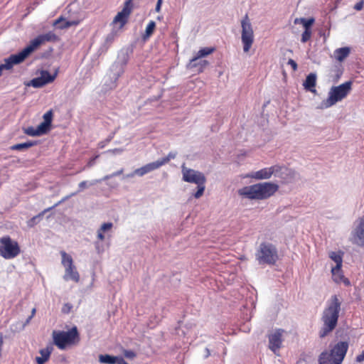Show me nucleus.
<instances>
[{"mask_svg":"<svg viewBox=\"0 0 364 364\" xmlns=\"http://www.w3.org/2000/svg\"><path fill=\"white\" fill-rule=\"evenodd\" d=\"M351 89V81H347L338 86L333 87L329 92V96L325 102L326 107H331L336 102L341 101L347 97Z\"/></svg>","mask_w":364,"mask_h":364,"instance_id":"6","label":"nucleus"},{"mask_svg":"<svg viewBox=\"0 0 364 364\" xmlns=\"http://www.w3.org/2000/svg\"><path fill=\"white\" fill-rule=\"evenodd\" d=\"M311 30H304V31L303 32L302 35H301V42L302 43H306L309 40H310L311 37Z\"/></svg>","mask_w":364,"mask_h":364,"instance_id":"37","label":"nucleus"},{"mask_svg":"<svg viewBox=\"0 0 364 364\" xmlns=\"http://www.w3.org/2000/svg\"><path fill=\"white\" fill-rule=\"evenodd\" d=\"M291 174H292V176L290 178L289 176H287L285 173H281L280 172H279L277 173V175L276 176H278L279 178H281L282 180H283V183H288L289 181H291L293 178H294V171L291 169H289Z\"/></svg>","mask_w":364,"mask_h":364,"instance_id":"36","label":"nucleus"},{"mask_svg":"<svg viewBox=\"0 0 364 364\" xmlns=\"http://www.w3.org/2000/svg\"><path fill=\"white\" fill-rule=\"evenodd\" d=\"M341 302L337 295H333L326 303L321 320L323 325L319 331V337L323 338L336 327L341 311Z\"/></svg>","mask_w":364,"mask_h":364,"instance_id":"1","label":"nucleus"},{"mask_svg":"<svg viewBox=\"0 0 364 364\" xmlns=\"http://www.w3.org/2000/svg\"><path fill=\"white\" fill-rule=\"evenodd\" d=\"M99 182H100V181L95 180V181H93L90 182L88 183V182L87 181H83L80 182L79 183V185H78L79 191H82V190H84L86 188H87L88 185L89 186H94V185H95L96 183H97Z\"/></svg>","mask_w":364,"mask_h":364,"instance_id":"33","label":"nucleus"},{"mask_svg":"<svg viewBox=\"0 0 364 364\" xmlns=\"http://www.w3.org/2000/svg\"><path fill=\"white\" fill-rule=\"evenodd\" d=\"M99 362L104 364H129L122 356H113L109 354L100 355Z\"/></svg>","mask_w":364,"mask_h":364,"instance_id":"19","label":"nucleus"},{"mask_svg":"<svg viewBox=\"0 0 364 364\" xmlns=\"http://www.w3.org/2000/svg\"><path fill=\"white\" fill-rule=\"evenodd\" d=\"M352 241L354 244L364 247V218L358 219V224L352 232Z\"/></svg>","mask_w":364,"mask_h":364,"instance_id":"16","label":"nucleus"},{"mask_svg":"<svg viewBox=\"0 0 364 364\" xmlns=\"http://www.w3.org/2000/svg\"><path fill=\"white\" fill-rule=\"evenodd\" d=\"M196 63L198 64V66L196 68H197L199 73L203 72L209 64L208 61L206 60H200L199 61L198 60Z\"/></svg>","mask_w":364,"mask_h":364,"instance_id":"34","label":"nucleus"},{"mask_svg":"<svg viewBox=\"0 0 364 364\" xmlns=\"http://www.w3.org/2000/svg\"><path fill=\"white\" fill-rule=\"evenodd\" d=\"M364 0H360L357 2L354 6V9L356 11H361L363 9Z\"/></svg>","mask_w":364,"mask_h":364,"instance_id":"41","label":"nucleus"},{"mask_svg":"<svg viewBox=\"0 0 364 364\" xmlns=\"http://www.w3.org/2000/svg\"><path fill=\"white\" fill-rule=\"evenodd\" d=\"M60 255L62 257V264L65 269L64 279L65 280L70 279L75 282H78L80 280V275L76 270V267L73 264L72 257L65 251H61Z\"/></svg>","mask_w":364,"mask_h":364,"instance_id":"11","label":"nucleus"},{"mask_svg":"<svg viewBox=\"0 0 364 364\" xmlns=\"http://www.w3.org/2000/svg\"><path fill=\"white\" fill-rule=\"evenodd\" d=\"M2 71H3V69H2V67L0 66V76L2 74Z\"/></svg>","mask_w":364,"mask_h":364,"instance_id":"52","label":"nucleus"},{"mask_svg":"<svg viewBox=\"0 0 364 364\" xmlns=\"http://www.w3.org/2000/svg\"><path fill=\"white\" fill-rule=\"evenodd\" d=\"M123 355L128 359H134L136 356V353L132 350H122Z\"/></svg>","mask_w":364,"mask_h":364,"instance_id":"38","label":"nucleus"},{"mask_svg":"<svg viewBox=\"0 0 364 364\" xmlns=\"http://www.w3.org/2000/svg\"><path fill=\"white\" fill-rule=\"evenodd\" d=\"M196 185L198 186V190L194 193V197L196 198H199L200 197H201L203 195L205 186V183H198Z\"/></svg>","mask_w":364,"mask_h":364,"instance_id":"35","label":"nucleus"},{"mask_svg":"<svg viewBox=\"0 0 364 364\" xmlns=\"http://www.w3.org/2000/svg\"><path fill=\"white\" fill-rule=\"evenodd\" d=\"M23 132L31 136H41L46 133L43 129H41L40 125H38L36 129L33 127H28L23 129Z\"/></svg>","mask_w":364,"mask_h":364,"instance_id":"28","label":"nucleus"},{"mask_svg":"<svg viewBox=\"0 0 364 364\" xmlns=\"http://www.w3.org/2000/svg\"><path fill=\"white\" fill-rule=\"evenodd\" d=\"M300 21L302 23L304 30H311V27L314 23V18H310L309 19H306L304 18H300Z\"/></svg>","mask_w":364,"mask_h":364,"instance_id":"32","label":"nucleus"},{"mask_svg":"<svg viewBox=\"0 0 364 364\" xmlns=\"http://www.w3.org/2000/svg\"><path fill=\"white\" fill-rule=\"evenodd\" d=\"M53 116L52 110L46 112L43 116V122L39 124L41 126V129H43L46 133L49 131L51 126Z\"/></svg>","mask_w":364,"mask_h":364,"instance_id":"23","label":"nucleus"},{"mask_svg":"<svg viewBox=\"0 0 364 364\" xmlns=\"http://www.w3.org/2000/svg\"><path fill=\"white\" fill-rule=\"evenodd\" d=\"M183 180L195 184L205 183L206 178L203 173L191 168L182 166Z\"/></svg>","mask_w":364,"mask_h":364,"instance_id":"13","label":"nucleus"},{"mask_svg":"<svg viewBox=\"0 0 364 364\" xmlns=\"http://www.w3.org/2000/svg\"><path fill=\"white\" fill-rule=\"evenodd\" d=\"M176 156V154L174 152H170L168 154L161 159L157 160V163L159 164V166H162L166 164H168L171 159H175Z\"/></svg>","mask_w":364,"mask_h":364,"instance_id":"30","label":"nucleus"},{"mask_svg":"<svg viewBox=\"0 0 364 364\" xmlns=\"http://www.w3.org/2000/svg\"><path fill=\"white\" fill-rule=\"evenodd\" d=\"M348 348V344L347 342H338L329 353L325 351L320 355L319 364H341Z\"/></svg>","mask_w":364,"mask_h":364,"instance_id":"4","label":"nucleus"},{"mask_svg":"<svg viewBox=\"0 0 364 364\" xmlns=\"http://www.w3.org/2000/svg\"><path fill=\"white\" fill-rule=\"evenodd\" d=\"M161 4H162V0H158L157 1V4H156V8H155V10H156V12H159L160 11Z\"/></svg>","mask_w":364,"mask_h":364,"instance_id":"46","label":"nucleus"},{"mask_svg":"<svg viewBox=\"0 0 364 364\" xmlns=\"http://www.w3.org/2000/svg\"><path fill=\"white\" fill-rule=\"evenodd\" d=\"M97 157H98V156H95L93 159H92L89 161V163H88V166H92V165L94 164V162H95V159H96Z\"/></svg>","mask_w":364,"mask_h":364,"instance_id":"49","label":"nucleus"},{"mask_svg":"<svg viewBox=\"0 0 364 364\" xmlns=\"http://www.w3.org/2000/svg\"><path fill=\"white\" fill-rule=\"evenodd\" d=\"M159 168H160V166H159V164L157 163V161H156L147 164L141 168H136L134 171V173L136 175H138L139 176H144L154 170H156Z\"/></svg>","mask_w":364,"mask_h":364,"instance_id":"20","label":"nucleus"},{"mask_svg":"<svg viewBox=\"0 0 364 364\" xmlns=\"http://www.w3.org/2000/svg\"><path fill=\"white\" fill-rule=\"evenodd\" d=\"M343 255V253L341 251L331 252L329 253V257L336 263V265L333 267L334 271H337L338 269H339V267H342Z\"/></svg>","mask_w":364,"mask_h":364,"instance_id":"25","label":"nucleus"},{"mask_svg":"<svg viewBox=\"0 0 364 364\" xmlns=\"http://www.w3.org/2000/svg\"><path fill=\"white\" fill-rule=\"evenodd\" d=\"M350 53L349 47H343L337 48L334 50L335 58L338 62H343Z\"/></svg>","mask_w":364,"mask_h":364,"instance_id":"24","label":"nucleus"},{"mask_svg":"<svg viewBox=\"0 0 364 364\" xmlns=\"http://www.w3.org/2000/svg\"><path fill=\"white\" fill-rule=\"evenodd\" d=\"M155 28H156V23L154 21H150L146 26L144 38H149L153 34Z\"/></svg>","mask_w":364,"mask_h":364,"instance_id":"31","label":"nucleus"},{"mask_svg":"<svg viewBox=\"0 0 364 364\" xmlns=\"http://www.w3.org/2000/svg\"><path fill=\"white\" fill-rule=\"evenodd\" d=\"M285 173L287 176H292L291 171L288 168L284 166L274 165L271 167L264 168L251 174V177L257 180L269 179L272 175L277 176V173Z\"/></svg>","mask_w":364,"mask_h":364,"instance_id":"10","label":"nucleus"},{"mask_svg":"<svg viewBox=\"0 0 364 364\" xmlns=\"http://www.w3.org/2000/svg\"><path fill=\"white\" fill-rule=\"evenodd\" d=\"M97 238L100 241H103L105 240L104 232H102V230H98V231H97Z\"/></svg>","mask_w":364,"mask_h":364,"instance_id":"45","label":"nucleus"},{"mask_svg":"<svg viewBox=\"0 0 364 364\" xmlns=\"http://www.w3.org/2000/svg\"><path fill=\"white\" fill-rule=\"evenodd\" d=\"M341 268L342 267H339V269L334 271V267H332V279L337 284L343 283L346 286H349L350 284V281L344 277Z\"/></svg>","mask_w":364,"mask_h":364,"instance_id":"21","label":"nucleus"},{"mask_svg":"<svg viewBox=\"0 0 364 364\" xmlns=\"http://www.w3.org/2000/svg\"><path fill=\"white\" fill-rule=\"evenodd\" d=\"M65 19L60 16L58 18H57L54 22H53V26H57L58 25L61 21H64Z\"/></svg>","mask_w":364,"mask_h":364,"instance_id":"47","label":"nucleus"},{"mask_svg":"<svg viewBox=\"0 0 364 364\" xmlns=\"http://www.w3.org/2000/svg\"><path fill=\"white\" fill-rule=\"evenodd\" d=\"M56 75H50L47 70H42L41 76L32 79L28 84L29 86H32L36 88L42 87L50 83L55 79Z\"/></svg>","mask_w":364,"mask_h":364,"instance_id":"15","label":"nucleus"},{"mask_svg":"<svg viewBox=\"0 0 364 364\" xmlns=\"http://www.w3.org/2000/svg\"><path fill=\"white\" fill-rule=\"evenodd\" d=\"M284 333V331L283 329L279 328L268 336L269 348L274 353H277L282 346Z\"/></svg>","mask_w":364,"mask_h":364,"instance_id":"14","label":"nucleus"},{"mask_svg":"<svg viewBox=\"0 0 364 364\" xmlns=\"http://www.w3.org/2000/svg\"><path fill=\"white\" fill-rule=\"evenodd\" d=\"M355 360L358 363H361V362H363L364 360V350H363V352L360 355H357Z\"/></svg>","mask_w":364,"mask_h":364,"instance_id":"44","label":"nucleus"},{"mask_svg":"<svg viewBox=\"0 0 364 364\" xmlns=\"http://www.w3.org/2000/svg\"><path fill=\"white\" fill-rule=\"evenodd\" d=\"M123 171H124V170H123V169H121V170H119V171H117V172L113 173H112V175H110V176H105V179H108V178H111V177L117 176H119V175L122 174V173H123Z\"/></svg>","mask_w":364,"mask_h":364,"instance_id":"43","label":"nucleus"},{"mask_svg":"<svg viewBox=\"0 0 364 364\" xmlns=\"http://www.w3.org/2000/svg\"><path fill=\"white\" fill-rule=\"evenodd\" d=\"M112 226L113 225L112 223H103L99 230H102V232H105V231L111 230Z\"/></svg>","mask_w":364,"mask_h":364,"instance_id":"40","label":"nucleus"},{"mask_svg":"<svg viewBox=\"0 0 364 364\" xmlns=\"http://www.w3.org/2000/svg\"><path fill=\"white\" fill-rule=\"evenodd\" d=\"M316 75L315 73H310L307 75L303 83L304 88L311 92H316Z\"/></svg>","mask_w":364,"mask_h":364,"instance_id":"22","label":"nucleus"},{"mask_svg":"<svg viewBox=\"0 0 364 364\" xmlns=\"http://www.w3.org/2000/svg\"><path fill=\"white\" fill-rule=\"evenodd\" d=\"M2 71H3V69H2V67L0 66V76L2 74Z\"/></svg>","mask_w":364,"mask_h":364,"instance_id":"51","label":"nucleus"},{"mask_svg":"<svg viewBox=\"0 0 364 364\" xmlns=\"http://www.w3.org/2000/svg\"><path fill=\"white\" fill-rule=\"evenodd\" d=\"M51 209V208L44 210L43 212L39 213L38 215L33 216L32 218H31L28 222V227H33L35 225H36L40 219L43 217V215L48 211H49Z\"/></svg>","mask_w":364,"mask_h":364,"instance_id":"29","label":"nucleus"},{"mask_svg":"<svg viewBox=\"0 0 364 364\" xmlns=\"http://www.w3.org/2000/svg\"><path fill=\"white\" fill-rule=\"evenodd\" d=\"M21 253L18 242L9 235L0 238V256L5 259H11Z\"/></svg>","mask_w":364,"mask_h":364,"instance_id":"5","label":"nucleus"},{"mask_svg":"<svg viewBox=\"0 0 364 364\" xmlns=\"http://www.w3.org/2000/svg\"><path fill=\"white\" fill-rule=\"evenodd\" d=\"M52 338L53 343L60 350L76 346L80 341V333L76 326H73L68 331H53Z\"/></svg>","mask_w":364,"mask_h":364,"instance_id":"3","label":"nucleus"},{"mask_svg":"<svg viewBox=\"0 0 364 364\" xmlns=\"http://www.w3.org/2000/svg\"><path fill=\"white\" fill-rule=\"evenodd\" d=\"M106 145V143L105 141H100L99 144H98V147L100 148V149H102Z\"/></svg>","mask_w":364,"mask_h":364,"instance_id":"50","label":"nucleus"},{"mask_svg":"<svg viewBox=\"0 0 364 364\" xmlns=\"http://www.w3.org/2000/svg\"><path fill=\"white\" fill-rule=\"evenodd\" d=\"M241 41L244 53H248L254 43V31L247 14L242 18L241 21Z\"/></svg>","mask_w":364,"mask_h":364,"instance_id":"8","label":"nucleus"},{"mask_svg":"<svg viewBox=\"0 0 364 364\" xmlns=\"http://www.w3.org/2000/svg\"><path fill=\"white\" fill-rule=\"evenodd\" d=\"M41 355V357H36V361L38 364H45L50 358V355L51 354V349L49 348H46L41 349L39 351Z\"/></svg>","mask_w":364,"mask_h":364,"instance_id":"26","label":"nucleus"},{"mask_svg":"<svg viewBox=\"0 0 364 364\" xmlns=\"http://www.w3.org/2000/svg\"><path fill=\"white\" fill-rule=\"evenodd\" d=\"M215 50V48L214 47H205L200 49L198 53L196 54V55L191 59L188 67L190 68H196L198 66V64L196 63V61L199 60L201 58L205 57L207 55H209L212 54Z\"/></svg>","mask_w":364,"mask_h":364,"instance_id":"18","label":"nucleus"},{"mask_svg":"<svg viewBox=\"0 0 364 364\" xmlns=\"http://www.w3.org/2000/svg\"><path fill=\"white\" fill-rule=\"evenodd\" d=\"M77 23H78V22H77V21H66L63 24L58 26V28L60 29H65V28H68L72 26L77 25Z\"/></svg>","mask_w":364,"mask_h":364,"instance_id":"39","label":"nucleus"},{"mask_svg":"<svg viewBox=\"0 0 364 364\" xmlns=\"http://www.w3.org/2000/svg\"><path fill=\"white\" fill-rule=\"evenodd\" d=\"M59 40L58 36L53 31L41 34L31 40L29 44L24 48L21 52L25 58L28 56L32 52L36 50L41 45L46 42H56Z\"/></svg>","mask_w":364,"mask_h":364,"instance_id":"9","label":"nucleus"},{"mask_svg":"<svg viewBox=\"0 0 364 364\" xmlns=\"http://www.w3.org/2000/svg\"><path fill=\"white\" fill-rule=\"evenodd\" d=\"M278 189V185L271 182H264L245 186L238 191V193L248 199L265 200L273 196Z\"/></svg>","mask_w":364,"mask_h":364,"instance_id":"2","label":"nucleus"},{"mask_svg":"<svg viewBox=\"0 0 364 364\" xmlns=\"http://www.w3.org/2000/svg\"><path fill=\"white\" fill-rule=\"evenodd\" d=\"M133 10L132 0H127L124 3V6L121 11L118 12L114 16L112 23L119 25V28H123L128 22L129 16Z\"/></svg>","mask_w":364,"mask_h":364,"instance_id":"12","label":"nucleus"},{"mask_svg":"<svg viewBox=\"0 0 364 364\" xmlns=\"http://www.w3.org/2000/svg\"><path fill=\"white\" fill-rule=\"evenodd\" d=\"M25 59L26 58L23 53L19 52L17 54L11 55L8 58L4 59V63L1 64L0 66L2 67L3 70H10L14 65L23 62Z\"/></svg>","mask_w":364,"mask_h":364,"instance_id":"17","label":"nucleus"},{"mask_svg":"<svg viewBox=\"0 0 364 364\" xmlns=\"http://www.w3.org/2000/svg\"><path fill=\"white\" fill-rule=\"evenodd\" d=\"M256 256L259 264H274L278 259L275 246L264 242L260 245Z\"/></svg>","mask_w":364,"mask_h":364,"instance_id":"7","label":"nucleus"},{"mask_svg":"<svg viewBox=\"0 0 364 364\" xmlns=\"http://www.w3.org/2000/svg\"><path fill=\"white\" fill-rule=\"evenodd\" d=\"M36 309L33 308L31 311V315L29 316V318L27 319V323L29 322V321L34 316V315L36 314Z\"/></svg>","mask_w":364,"mask_h":364,"instance_id":"48","label":"nucleus"},{"mask_svg":"<svg viewBox=\"0 0 364 364\" xmlns=\"http://www.w3.org/2000/svg\"><path fill=\"white\" fill-rule=\"evenodd\" d=\"M38 144L36 141H28L24 143L16 144L10 147L13 151H21L34 146Z\"/></svg>","mask_w":364,"mask_h":364,"instance_id":"27","label":"nucleus"},{"mask_svg":"<svg viewBox=\"0 0 364 364\" xmlns=\"http://www.w3.org/2000/svg\"><path fill=\"white\" fill-rule=\"evenodd\" d=\"M288 65H291L294 71H296L298 68L297 63L293 59L288 60Z\"/></svg>","mask_w":364,"mask_h":364,"instance_id":"42","label":"nucleus"}]
</instances>
